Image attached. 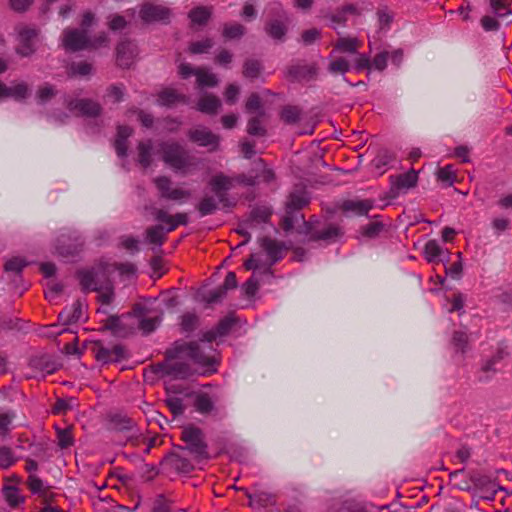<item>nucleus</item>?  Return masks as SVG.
Returning <instances> with one entry per match:
<instances>
[{
  "instance_id": "f257e3e1",
  "label": "nucleus",
  "mask_w": 512,
  "mask_h": 512,
  "mask_svg": "<svg viewBox=\"0 0 512 512\" xmlns=\"http://www.w3.org/2000/svg\"><path fill=\"white\" fill-rule=\"evenodd\" d=\"M191 360L201 368L203 374L216 372L218 361L215 355L208 354L197 342L175 341L171 348L165 352V360L153 364L151 370L159 377H172L186 379L193 375L192 367L185 361Z\"/></svg>"
},
{
  "instance_id": "f03ea898",
  "label": "nucleus",
  "mask_w": 512,
  "mask_h": 512,
  "mask_svg": "<svg viewBox=\"0 0 512 512\" xmlns=\"http://www.w3.org/2000/svg\"><path fill=\"white\" fill-rule=\"evenodd\" d=\"M261 247L265 250L268 260H263L260 254H252L244 263L246 270H269L274 263L282 259L284 247L281 243L270 238H264L261 241Z\"/></svg>"
},
{
  "instance_id": "7ed1b4c3",
  "label": "nucleus",
  "mask_w": 512,
  "mask_h": 512,
  "mask_svg": "<svg viewBox=\"0 0 512 512\" xmlns=\"http://www.w3.org/2000/svg\"><path fill=\"white\" fill-rule=\"evenodd\" d=\"M162 160L175 171L187 172L192 165L188 152L177 142L165 141L159 145Z\"/></svg>"
},
{
  "instance_id": "20e7f679",
  "label": "nucleus",
  "mask_w": 512,
  "mask_h": 512,
  "mask_svg": "<svg viewBox=\"0 0 512 512\" xmlns=\"http://www.w3.org/2000/svg\"><path fill=\"white\" fill-rule=\"evenodd\" d=\"M268 10L275 18L267 21L265 31L271 38L282 41L287 32L288 17L280 3H271Z\"/></svg>"
},
{
  "instance_id": "39448f33",
  "label": "nucleus",
  "mask_w": 512,
  "mask_h": 512,
  "mask_svg": "<svg viewBox=\"0 0 512 512\" xmlns=\"http://www.w3.org/2000/svg\"><path fill=\"white\" fill-rule=\"evenodd\" d=\"M153 182L162 199L184 203L192 196L190 190L174 186L173 181L166 176L156 177Z\"/></svg>"
},
{
  "instance_id": "423d86ee",
  "label": "nucleus",
  "mask_w": 512,
  "mask_h": 512,
  "mask_svg": "<svg viewBox=\"0 0 512 512\" xmlns=\"http://www.w3.org/2000/svg\"><path fill=\"white\" fill-rule=\"evenodd\" d=\"M181 438L186 444V448L199 459L207 458V445L203 440L202 431L194 426L183 428Z\"/></svg>"
},
{
  "instance_id": "0eeeda50",
  "label": "nucleus",
  "mask_w": 512,
  "mask_h": 512,
  "mask_svg": "<svg viewBox=\"0 0 512 512\" xmlns=\"http://www.w3.org/2000/svg\"><path fill=\"white\" fill-rule=\"evenodd\" d=\"M209 186L224 207L231 205L226 192L235 186L233 176L217 173L209 180Z\"/></svg>"
},
{
  "instance_id": "6e6552de",
  "label": "nucleus",
  "mask_w": 512,
  "mask_h": 512,
  "mask_svg": "<svg viewBox=\"0 0 512 512\" xmlns=\"http://www.w3.org/2000/svg\"><path fill=\"white\" fill-rule=\"evenodd\" d=\"M67 109L78 115L85 117H97L102 112L101 105L91 99H70L65 100Z\"/></svg>"
},
{
  "instance_id": "1a4fd4ad",
  "label": "nucleus",
  "mask_w": 512,
  "mask_h": 512,
  "mask_svg": "<svg viewBox=\"0 0 512 512\" xmlns=\"http://www.w3.org/2000/svg\"><path fill=\"white\" fill-rule=\"evenodd\" d=\"M62 44L66 50L72 52L90 49V39L84 30L65 29L62 33Z\"/></svg>"
},
{
  "instance_id": "9d476101",
  "label": "nucleus",
  "mask_w": 512,
  "mask_h": 512,
  "mask_svg": "<svg viewBox=\"0 0 512 512\" xmlns=\"http://www.w3.org/2000/svg\"><path fill=\"white\" fill-rule=\"evenodd\" d=\"M389 179L391 184V193L394 196H397L416 187L418 183V172L414 169H410L403 174L391 175Z\"/></svg>"
},
{
  "instance_id": "9b49d317",
  "label": "nucleus",
  "mask_w": 512,
  "mask_h": 512,
  "mask_svg": "<svg viewBox=\"0 0 512 512\" xmlns=\"http://www.w3.org/2000/svg\"><path fill=\"white\" fill-rule=\"evenodd\" d=\"M245 495L249 499V506L253 509L266 508L276 504V495L260 484L254 486L252 493L245 490Z\"/></svg>"
},
{
  "instance_id": "f8f14e48",
  "label": "nucleus",
  "mask_w": 512,
  "mask_h": 512,
  "mask_svg": "<svg viewBox=\"0 0 512 512\" xmlns=\"http://www.w3.org/2000/svg\"><path fill=\"white\" fill-rule=\"evenodd\" d=\"M188 137L199 146L210 147V150H217L220 142V137L205 127L190 129Z\"/></svg>"
},
{
  "instance_id": "ddd939ff",
  "label": "nucleus",
  "mask_w": 512,
  "mask_h": 512,
  "mask_svg": "<svg viewBox=\"0 0 512 512\" xmlns=\"http://www.w3.org/2000/svg\"><path fill=\"white\" fill-rule=\"evenodd\" d=\"M156 221L166 224V232H172L181 225H187L188 216L186 213L179 212L174 215L168 214L164 209H156L153 213Z\"/></svg>"
},
{
  "instance_id": "4468645a",
  "label": "nucleus",
  "mask_w": 512,
  "mask_h": 512,
  "mask_svg": "<svg viewBox=\"0 0 512 512\" xmlns=\"http://www.w3.org/2000/svg\"><path fill=\"white\" fill-rule=\"evenodd\" d=\"M19 45L17 52L22 56H29L35 51L37 30L30 27H21L18 32Z\"/></svg>"
},
{
  "instance_id": "2eb2a0df",
  "label": "nucleus",
  "mask_w": 512,
  "mask_h": 512,
  "mask_svg": "<svg viewBox=\"0 0 512 512\" xmlns=\"http://www.w3.org/2000/svg\"><path fill=\"white\" fill-rule=\"evenodd\" d=\"M169 15L168 8L154 3H145L140 9V17L145 22L163 21L168 19Z\"/></svg>"
},
{
  "instance_id": "dca6fc26",
  "label": "nucleus",
  "mask_w": 512,
  "mask_h": 512,
  "mask_svg": "<svg viewBox=\"0 0 512 512\" xmlns=\"http://www.w3.org/2000/svg\"><path fill=\"white\" fill-rule=\"evenodd\" d=\"M137 54L136 46L130 41H122L116 48L117 63L121 67L128 68L133 63Z\"/></svg>"
},
{
  "instance_id": "f3484780",
  "label": "nucleus",
  "mask_w": 512,
  "mask_h": 512,
  "mask_svg": "<svg viewBox=\"0 0 512 512\" xmlns=\"http://www.w3.org/2000/svg\"><path fill=\"white\" fill-rule=\"evenodd\" d=\"M218 400L219 399L216 396H211L208 393L201 392L195 395L194 407L197 412L203 415L217 414L219 409L215 404Z\"/></svg>"
},
{
  "instance_id": "a211bd4d",
  "label": "nucleus",
  "mask_w": 512,
  "mask_h": 512,
  "mask_svg": "<svg viewBox=\"0 0 512 512\" xmlns=\"http://www.w3.org/2000/svg\"><path fill=\"white\" fill-rule=\"evenodd\" d=\"M317 74L315 64H295L288 68V76L294 81H309Z\"/></svg>"
},
{
  "instance_id": "6ab92c4d",
  "label": "nucleus",
  "mask_w": 512,
  "mask_h": 512,
  "mask_svg": "<svg viewBox=\"0 0 512 512\" xmlns=\"http://www.w3.org/2000/svg\"><path fill=\"white\" fill-rule=\"evenodd\" d=\"M374 202L372 200H345L340 208L345 213H351L357 216L367 215L373 208Z\"/></svg>"
},
{
  "instance_id": "aec40b11",
  "label": "nucleus",
  "mask_w": 512,
  "mask_h": 512,
  "mask_svg": "<svg viewBox=\"0 0 512 512\" xmlns=\"http://www.w3.org/2000/svg\"><path fill=\"white\" fill-rule=\"evenodd\" d=\"M363 46V42L357 37H340L333 43L332 52L356 55Z\"/></svg>"
},
{
  "instance_id": "412c9836",
  "label": "nucleus",
  "mask_w": 512,
  "mask_h": 512,
  "mask_svg": "<svg viewBox=\"0 0 512 512\" xmlns=\"http://www.w3.org/2000/svg\"><path fill=\"white\" fill-rule=\"evenodd\" d=\"M96 358L103 363L117 362L124 358V349L120 345L111 348L101 346L96 351Z\"/></svg>"
},
{
  "instance_id": "4be33fe9",
  "label": "nucleus",
  "mask_w": 512,
  "mask_h": 512,
  "mask_svg": "<svg viewBox=\"0 0 512 512\" xmlns=\"http://www.w3.org/2000/svg\"><path fill=\"white\" fill-rule=\"evenodd\" d=\"M83 315V305L80 301H75L70 307H66L59 314V320L63 324L76 323Z\"/></svg>"
},
{
  "instance_id": "5701e85b",
  "label": "nucleus",
  "mask_w": 512,
  "mask_h": 512,
  "mask_svg": "<svg viewBox=\"0 0 512 512\" xmlns=\"http://www.w3.org/2000/svg\"><path fill=\"white\" fill-rule=\"evenodd\" d=\"M233 324L234 322L231 318L225 317L224 319L219 321V323L214 329L207 331L203 335V341L212 342L215 341L217 338L226 335L232 328Z\"/></svg>"
},
{
  "instance_id": "b1692460",
  "label": "nucleus",
  "mask_w": 512,
  "mask_h": 512,
  "mask_svg": "<svg viewBox=\"0 0 512 512\" xmlns=\"http://www.w3.org/2000/svg\"><path fill=\"white\" fill-rule=\"evenodd\" d=\"M221 107V102L218 97L212 94H205L201 96L197 103V109L205 114L213 115L218 112Z\"/></svg>"
},
{
  "instance_id": "393cba45",
  "label": "nucleus",
  "mask_w": 512,
  "mask_h": 512,
  "mask_svg": "<svg viewBox=\"0 0 512 512\" xmlns=\"http://www.w3.org/2000/svg\"><path fill=\"white\" fill-rule=\"evenodd\" d=\"M329 65H328V71L331 74L337 75L341 74L344 75L345 73L349 72L351 69V64L349 60L343 56H336L335 52L330 53L329 55Z\"/></svg>"
},
{
  "instance_id": "a878e982",
  "label": "nucleus",
  "mask_w": 512,
  "mask_h": 512,
  "mask_svg": "<svg viewBox=\"0 0 512 512\" xmlns=\"http://www.w3.org/2000/svg\"><path fill=\"white\" fill-rule=\"evenodd\" d=\"M157 101L162 106H172L180 102L186 103L187 99L184 95L177 93L176 90L166 88L159 93Z\"/></svg>"
},
{
  "instance_id": "bb28decb",
  "label": "nucleus",
  "mask_w": 512,
  "mask_h": 512,
  "mask_svg": "<svg viewBox=\"0 0 512 512\" xmlns=\"http://www.w3.org/2000/svg\"><path fill=\"white\" fill-rule=\"evenodd\" d=\"M393 160L394 155L389 150L381 149L372 160V166L379 173V175H382L385 172L386 166L392 163Z\"/></svg>"
},
{
  "instance_id": "cd10ccee",
  "label": "nucleus",
  "mask_w": 512,
  "mask_h": 512,
  "mask_svg": "<svg viewBox=\"0 0 512 512\" xmlns=\"http://www.w3.org/2000/svg\"><path fill=\"white\" fill-rule=\"evenodd\" d=\"M219 200L217 197L204 196L197 205L199 214L203 216L214 214L218 209Z\"/></svg>"
},
{
  "instance_id": "c85d7f7f",
  "label": "nucleus",
  "mask_w": 512,
  "mask_h": 512,
  "mask_svg": "<svg viewBox=\"0 0 512 512\" xmlns=\"http://www.w3.org/2000/svg\"><path fill=\"white\" fill-rule=\"evenodd\" d=\"M167 233L161 225L151 226L146 230V239L151 244L161 246L167 239Z\"/></svg>"
},
{
  "instance_id": "c756f323",
  "label": "nucleus",
  "mask_w": 512,
  "mask_h": 512,
  "mask_svg": "<svg viewBox=\"0 0 512 512\" xmlns=\"http://www.w3.org/2000/svg\"><path fill=\"white\" fill-rule=\"evenodd\" d=\"M195 76L197 78V86L199 88L214 87L218 84V79H217L216 75L209 72L206 69H203V68L196 69Z\"/></svg>"
},
{
  "instance_id": "7c9ffc66",
  "label": "nucleus",
  "mask_w": 512,
  "mask_h": 512,
  "mask_svg": "<svg viewBox=\"0 0 512 512\" xmlns=\"http://www.w3.org/2000/svg\"><path fill=\"white\" fill-rule=\"evenodd\" d=\"M138 161L147 168L152 163V143L150 140L142 141L138 144Z\"/></svg>"
},
{
  "instance_id": "2f4dec72",
  "label": "nucleus",
  "mask_w": 512,
  "mask_h": 512,
  "mask_svg": "<svg viewBox=\"0 0 512 512\" xmlns=\"http://www.w3.org/2000/svg\"><path fill=\"white\" fill-rule=\"evenodd\" d=\"M211 8L199 6L189 12V18L193 24L203 25L211 16Z\"/></svg>"
},
{
  "instance_id": "473e14b6",
  "label": "nucleus",
  "mask_w": 512,
  "mask_h": 512,
  "mask_svg": "<svg viewBox=\"0 0 512 512\" xmlns=\"http://www.w3.org/2000/svg\"><path fill=\"white\" fill-rule=\"evenodd\" d=\"M508 354L505 347H499L496 352L484 362L482 370L484 372H495V365L506 358Z\"/></svg>"
},
{
  "instance_id": "72a5a7b5",
  "label": "nucleus",
  "mask_w": 512,
  "mask_h": 512,
  "mask_svg": "<svg viewBox=\"0 0 512 512\" xmlns=\"http://www.w3.org/2000/svg\"><path fill=\"white\" fill-rule=\"evenodd\" d=\"M264 116H265V112L260 111V114L249 119L248 124H247V132L250 135L264 136L266 134V129L263 126L262 120H261V117H264Z\"/></svg>"
},
{
  "instance_id": "f704fd0d",
  "label": "nucleus",
  "mask_w": 512,
  "mask_h": 512,
  "mask_svg": "<svg viewBox=\"0 0 512 512\" xmlns=\"http://www.w3.org/2000/svg\"><path fill=\"white\" fill-rule=\"evenodd\" d=\"M441 254L442 248L440 247L436 240H430L425 244L424 255L428 262H438Z\"/></svg>"
},
{
  "instance_id": "c9c22d12",
  "label": "nucleus",
  "mask_w": 512,
  "mask_h": 512,
  "mask_svg": "<svg viewBox=\"0 0 512 512\" xmlns=\"http://www.w3.org/2000/svg\"><path fill=\"white\" fill-rule=\"evenodd\" d=\"M314 235L315 238L319 240L334 241L340 237L341 230L338 226L330 224L322 230L316 231Z\"/></svg>"
},
{
  "instance_id": "e433bc0d",
  "label": "nucleus",
  "mask_w": 512,
  "mask_h": 512,
  "mask_svg": "<svg viewBox=\"0 0 512 512\" xmlns=\"http://www.w3.org/2000/svg\"><path fill=\"white\" fill-rule=\"evenodd\" d=\"M80 284L84 290L94 291L98 289L97 281L93 271H81L78 274Z\"/></svg>"
},
{
  "instance_id": "4c0bfd02",
  "label": "nucleus",
  "mask_w": 512,
  "mask_h": 512,
  "mask_svg": "<svg viewBox=\"0 0 512 512\" xmlns=\"http://www.w3.org/2000/svg\"><path fill=\"white\" fill-rule=\"evenodd\" d=\"M301 110L296 106H286L280 113L281 120L286 124H294L300 120Z\"/></svg>"
},
{
  "instance_id": "58836bf2",
  "label": "nucleus",
  "mask_w": 512,
  "mask_h": 512,
  "mask_svg": "<svg viewBox=\"0 0 512 512\" xmlns=\"http://www.w3.org/2000/svg\"><path fill=\"white\" fill-rule=\"evenodd\" d=\"M452 344L457 351L465 353L469 344L468 334L464 331H455L452 335Z\"/></svg>"
},
{
  "instance_id": "ea45409f",
  "label": "nucleus",
  "mask_w": 512,
  "mask_h": 512,
  "mask_svg": "<svg viewBox=\"0 0 512 512\" xmlns=\"http://www.w3.org/2000/svg\"><path fill=\"white\" fill-rule=\"evenodd\" d=\"M170 463L175 470L181 473H189L193 470L191 462L178 454L171 456Z\"/></svg>"
},
{
  "instance_id": "a19ab883",
  "label": "nucleus",
  "mask_w": 512,
  "mask_h": 512,
  "mask_svg": "<svg viewBox=\"0 0 512 512\" xmlns=\"http://www.w3.org/2000/svg\"><path fill=\"white\" fill-rule=\"evenodd\" d=\"M245 27L239 23H228L223 27V36L226 39H237L243 36Z\"/></svg>"
},
{
  "instance_id": "79ce46f5",
  "label": "nucleus",
  "mask_w": 512,
  "mask_h": 512,
  "mask_svg": "<svg viewBox=\"0 0 512 512\" xmlns=\"http://www.w3.org/2000/svg\"><path fill=\"white\" fill-rule=\"evenodd\" d=\"M262 70V66L257 60H247L244 63L243 75L246 78L254 79L257 78Z\"/></svg>"
},
{
  "instance_id": "37998d69",
  "label": "nucleus",
  "mask_w": 512,
  "mask_h": 512,
  "mask_svg": "<svg viewBox=\"0 0 512 512\" xmlns=\"http://www.w3.org/2000/svg\"><path fill=\"white\" fill-rule=\"evenodd\" d=\"M437 179L441 182L452 185L456 180V174L452 165L441 167L437 171Z\"/></svg>"
},
{
  "instance_id": "c03bdc74",
  "label": "nucleus",
  "mask_w": 512,
  "mask_h": 512,
  "mask_svg": "<svg viewBox=\"0 0 512 512\" xmlns=\"http://www.w3.org/2000/svg\"><path fill=\"white\" fill-rule=\"evenodd\" d=\"M384 225L380 221H372L361 228V234L367 238H375L383 230Z\"/></svg>"
},
{
  "instance_id": "a18cd8bd",
  "label": "nucleus",
  "mask_w": 512,
  "mask_h": 512,
  "mask_svg": "<svg viewBox=\"0 0 512 512\" xmlns=\"http://www.w3.org/2000/svg\"><path fill=\"white\" fill-rule=\"evenodd\" d=\"M15 418L13 411L0 412V436H6L10 432V425Z\"/></svg>"
},
{
  "instance_id": "49530a36",
  "label": "nucleus",
  "mask_w": 512,
  "mask_h": 512,
  "mask_svg": "<svg viewBox=\"0 0 512 512\" xmlns=\"http://www.w3.org/2000/svg\"><path fill=\"white\" fill-rule=\"evenodd\" d=\"M213 41L210 38H206L200 41H196L190 44L189 51L192 54L207 53L213 47Z\"/></svg>"
},
{
  "instance_id": "de8ad7c7",
  "label": "nucleus",
  "mask_w": 512,
  "mask_h": 512,
  "mask_svg": "<svg viewBox=\"0 0 512 512\" xmlns=\"http://www.w3.org/2000/svg\"><path fill=\"white\" fill-rule=\"evenodd\" d=\"M57 442L62 449L72 446L74 440L71 429H57Z\"/></svg>"
},
{
  "instance_id": "09e8293b",
  "label": "nucleus",
  "mask_w": 512,
  "mask_h": 512,
  "mask_svg": "<svg viewBox=\"0 0 512 512\" xmlns=\"http://www.w3.org/2000/svg\"><path fill=\"white\" fill-rule=\"evenodd\" d=\"M9 97H13L16 100H23L29 94V88L26 83H18L12 87H8Z\"/></svg>"
},
{
  "instance_id": "8fccbe9b",
  "label": "nucleus",
  "mask_w": 512,
  "mask_h": 512,
  "mask_svg": "<svg viewBox=\"0 0 512 512\" xmlns=\"http://www.w3.org/2000/svg\"><path fill=\"white\" fill-rule=\"evenodd\" d=\"M490 6L498 17H505L511 13L506 0H490Z\"/></svg>"
},
{
  "instance_id": "3c124183",
  "label": "nucleus",
  "mask_w": 512,
  "mask_h": 512,
  "mask_svg": "<svg viewBox=\"0 0 512 512\" xmlns=\"http://www.w3.org/2000/svg\"><path fill=\"white\" fill-rule=\"evenodd\" d=\"M198 324V317L192 313H186L181 317V329L184 332L193 331Z\"/></svg>"
},
{
  "instance_id": "603ef678",
  "label": "nucleus",
  "mask_w": 512,
  "mask_h": 512,
  "mask_svg": "<svg viewBox=\"0 0 512 512\" xmlns=\"http://www.w3.org/2000/svg\"><path fill=\"white\" fill-rule=\"evenodd\" d=\"M114 428L118 430H130L134 426V422L131 418L123 415H115L112 418Z\"/></svg>"
},
{
  "instance_id": "864d4df0",
  "label": "nucleus",
  "mask_w": 512,
  "mask_h": 512,
  "mask_svg": "<svg viewBox=\"0 0 512 512\" xmlns=\"http://www.w3.org/2000/svg\"><path fill=\"white\" fill-rule=\"evenodd\" d=\"M166 405L174 416H179L184 413L185 406L183 400L178 397H171L166 400Z\"/></svg>"
},
{
  "instance_id": "5fc2aeb1",
  "label": "nucleus",
  "mask_w": 512,
  "mask_h": 512,
  "mask_svg": "<svg viewBox=\"0 0 512 512\" xmlns=\"http://www.w3.org/2000/svg\"><path fill=\"white\" fill-rule=\"evenodd\" d=\"M27 262L20 258V257H14L10 260H8L4 267L7 272H14V273H20L24 267H26Z\"/></svg>"
},
{
  "instance_id": "6e6d98bb",
  "label": "nucleus",
  "mask_w": 512,
  "mask_h": 512,
  "mask_svg": "<svg viewBox=\"0 0 512 512\" xmlns=\"http://www.w3.org/2000/svg\"><path fill=\"white\" fill-rule=\"evenodd\" d=\"M389 59V52L383 51L375 55L373 60L371 61V69L374 68L378 71H383Z\"/></svg>"
},
{
  "instance_id": "4d7b16f0",
  "label": "nucleus",
  "mask_w": 512,
  "mask_h": 512,
  "mask_svg": "<svg viewBox=\"0 0 512 512\" xmlns=\"http://www.w3.org/2000/svg\"><path fill=\"white\" fill-rule=\"evenodd\" d=\"M354 69L357 72L367 70L368 72L371 70V60L367 54H358L354 59Z\"/></svg>"
},
{
  "instance_id": "13d9d810",
  "label": "nucleus",
  "mask_w": 512,
  "mask_h": 512,
  "mask_svg": "<svg viewBox=\"0 0 512 512\" xmlns=\"http://www.w3.org/2000/svg\"><path fill=\"white\" fill-rule=\"evenodd\" d=\"M245 108L249 113L258 112L260 114V111L263 110L261 109L262 103L259 95L256 93L251 94L246 101Z\"/></svg>"
},
{
  "instance_id": "bf43d9fd",
  "label": "nucleus",
  "mask_w": 512,
  "mask_h": 512,
  "mask_svg": "<svg viewBox=\"0 0 512 512\" xmlns=\"http://www.w3.org/2000/svg\"><path fill=\"white\" fill-rule=\"evenodd\" d=\"M160 322V317L143 318L140 321L139 327L144 333L148 334L153 332Z\"/></svg>"
},
{
  "instance_id": "052dcab7",
  "label": "nucleus",
  "mask_w": 512,
  "mask_h": 512,
  "mask_svg": "<svg viewBox=\"0 0 512 512\" xmlns=\"http://www.w3.org/2000/svg\"><path fill=\"white\" fill-rule=\"evenodd\" d=\"M14 463L13 453L8 447H0V468L6 469Z\"/></svg>"
},
{
  "instance_id": "680f3d73",
  "label": "nucleus",
  "mask_w": 512,
  "mask_h": 512,
  "mask_svg": "<svg viewBox=\"0 0 512 512\" xmlns=\"http://www.w3.org/2000/svg\"><path fill=\"white\" fill-rule=\"evenodd\" d=\"M4 495L7 502L11 506H17L20 502H22V498L19 494V491L15 487H6L4 489Z\"/></svg>"
},
{
  "instance_id": "e2e57ef3",
  "label": "nucleus",
  "mask_w": 512,
  "mask_h": 512,
  "mask_svg": "<svg viewBox=\"0 0 512 512\" xmlns=\"http://www.w3.org/2000/svg\"><path fill=\"white\" fill-rule=\"evenodd\" d=\"M93 71L92 64L88 62H79L71 66V72L75 75L87 76Z\"/></svg>"
},
{
  "instance_id": "0e129e2a",
  "label": "nucleus",
  "mask_w": 512,
  "mask_h": 512,
  "mask_svg": "<svg viewBox=\"0 0 512 512\" xmlns=\"http://www.w3.org/2000/svg\"><path fill=\"white\" fill-rule=\"evenodd\" d=\"M308 200L304 195L293 193L290 195L288 207L293 210H299L307 205Z\"/></svg>"
},
{
  "instance_id": "69168bd1",
  "label": "nucleus",
  "mask_w": 512,
  "mask_h": 512,
  "mask_svg": "<svg viewBox=\"0 0 512 512\" xmlns=\"http://www.w3.org/2000/svg\"><path fill=\"white\" fill-rule=\"evenodd\" d=\"M234 183L244 186H254L257 183V176L252 174H238L233 176Z\"/></svg>"
},
{
  "instance_id": "338daca9",
  "label": "nucleus",
  "mask_w": 512,
  "mask_h": 512,
  "mask_svg": "<svg viewBox=\"0 0 512 512\" xmlns=\"http://www.w3.org/2000/svg\"><path fill=\"white\" fill-rule=\"evenodd\" d=\"M510 226V220L504 217H497L492 220V227L497 235L506 231Z\"/></svg>"
},
{
  "instance_id": "774afa93",
  "label": "nucleus",
  "mask_w": 512,
  "mask_h": 512,
  "mask_svg": "<svg viewBox=\"0 0 512 512\" xmlns=\"http://www.w3.org/2000/svg\"><path fill=\"white\" fill-rule=\"evenodd\" d=\"M239 87L235 84H230L227 86L224 96L225 100L228 104H234L236 103L239 95Z\"/></svg>"
}]
</instances>
